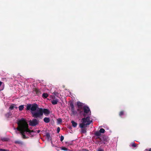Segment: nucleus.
<instances>
[{"label":"nucleus","mask_w":151,"mask_h":151,"mask_svg":"<svg viewBox=\"0 0 151 151\" xmlns=\"http://www.w3.org/2000/svg\"><path fill=\"white\" fill-rule=\"evenodd\" d=\"M18 127L17 128H14L17 134L20 133L22 137L24 139L28 138L29 136H32L33 131L30 130L28 128V125L26 120L24 119L19 120L17 122Z\"/></svg>","instance_id":"f257e3e1"},{"label":"nucleus","mask_w":151,"mask_h":151,"mask_svg":"<svg viewBox=\"0 0 151 151\" xmlns=\"http://www.w3.org/2000/svg\"><path fill=\"white\" fill-rule=\"evenodd\" d=\"M92 122L89 117H87L86 118H83L82 119L81 123L80 124V127L82 128L81 132L85 133L86 132V129L85 128L87 125H89Z\"/></svg>","instance_id":"f03ea898"},{"label":"nucleus","mask_w":151,"mask_h":151,"mask_svg":"<svg viewBox=\"0 0 151 151\" xmlns=\"http://www.w3.org/2000/svg\"><path fill=\"white\" fill-rule=\"evenodd\" d=\"M42 108H38L36 111H35L34 112H32V116L37 118L42 116Z\"/></svg>","instance_id":"7ed1b4c3"},{"label":"nucleus","mask_w":151,"mask_h":151,"mask_svg":"<svg viewBox=\"0 0 151 151\" xmlns=\"http://www.w3.org/2000/svg\"><path fill=\"white\" fill-rule=\"evenodd\" d=\"M37 108H38V106L36 104H28L27 106V110H29L30 109L32 114V112H34V111H36Z\"/></svg>","instance_id":"20e7f679"},{"label":"nucleus","mask_w":151,"mask_h":151,"mask_svg":"<svg viewBox=\"0 0 151 151\" xmlns=\"http://www.w3.org/2000/svg\"><path fill=\"white\" fill-rule=\"evenodd\" d=\"M83 110L84 114L83 115L84 116H86L90 115L91 114V111L89 107L86 106H85L83 107Z\"/></svg>","instance_id":"39448f33"},{"label":"nucleus","mask_w":151,"mask_h":151,"mask_svg":"<svg viewBox=\"0 0 151 151\" xmlns=\"http://www.w3.org/2000/svg\"><path fill=\"white\" fill-rule=\"evenodd\" d=\"M39 121L36 119H33L29 121V124L32 126H35L38 124Z\"/></svg>","instance_id":"423d86ee"},{"label":"nucleus","mask_w":151,"mask_h":151,"mask_svg":"<svg viewBox=\"0 0 151 151\" xmlns=\"http://www.w3.org/2000/svg\"><path fill=\"white\" fill-rule=\"evenodd\" d=\"M42 115L43 114L45 115L46 116H47L48 114H49L50 113V111L48 110L45 109H42Z\"/></svg>","instance_id":"0eeeda50"},{"label":"nucleus","mask_w":151,"mask_h":151,"mask_svg":"<svg viewBox=\"0 0 151 151\" xmlns=\"http://www.w3.org/2000/svg\"><path fill=\"white\" fill-rule=\"evenodd\" d=\"M17 107L16 106V105L14 104H12L9 107V109L10 110H12V109H17Z\"/></svg>","instance_id":"6e6552de"},{"label":"nucleus","mask_w":151,"mask_h":151,"mask_svg":"<svg viewBox=\"0 0 151 151\" xmlns=\"http://www.w3.org/2000/svg\"><path fill=\"white\" fill-rule=\"evenodd\" d=\"M77 105L78 108H81L83 106L84 104L79 101H78L77 102Z\"/></svg>","instance_id":"1a4fd4ad"},{"label":"nucleus","mask_w":151,"mask_h":151,"mask_svg":"<svg viewBox=\"0 0 151 151\" xmlns=\"http://www.w3.org/2000/svg\"><path fill=\"white\" fill-rule=\"evenodd\" d=\"M58 99H55L53 100L52 101H51V103L53 105H55L57 104L58 103Z\"/></svg>","instance_id":"9d476101"},{"label":"nucleus","mask_w":151,"mask_h":151,"mask_svg":"<svg viewBox=\"0 0 151 151\" xmlns=\"http://www.w3.org/2000/svg\"><path fill=\"white\" fill-rule=\"evenodd\" d=\"M43 120L45 122L48 123L50 122V119L49 118L45 117L44 119Z\"/></svg>","instance_id":"9b49d317"},{"label":"nucleus","mask_w":151,"mask_h":151,"mask_svg":"<svg viewBox=\"0 0 151 151\" xmlns=\"http://www.w3.org/2000/svg\"><path fill=\"white\" fill-rule=\"evenodd\" d=\"M71 122L72 124V126L73 127H76L77 124V123L76 122L73 121H72Z\"/></svg>","instance_id":"f8f14e48"},{"label":"nucleus","mask_w":151,"mask_h":151,"mask_svg":"<svg viewBox=\"0 0 151 151\" xmlns=\"http://www.w3.org/2000/svg\"><path fill=\"white\" fill-rule=\"evenodd\" d=\"M95 135L97 136H100L101 135V133L99 131H96L95 133Z\"/></svg>","instance_id":"ddd939ff"},{"label":"nucleus","mask_w":151,"mask_h":151,"mask_svg":"<svg viewBox=\"0 0 151 151\" xmlns=\"http://www.w3.org/2000/svg\"><path fill=\"white\" fill-rule=\"evenodd\" d=\"M48 96V95L47 93H44L42 94V97L44 98H47Z\"/></svg>","instance_id":"4468645a"},{"label":"nucleus","mask_w":151,"mask_h":151,"mask_svg":"<svg viewBox=\"0 0 151 151\" xmlns=\"http://www.w3.org/2000/svg\"><path fill=\"white\" fill-rule=\"evenodd\" d=\"M24 108V105H22L20 106L19 107V110L20 111H22L23 109Z\"/></svg>","instance_id":"2eb2a0df"},{"label":"nucleus","mask_w":151,"mask_h":151,"mask_svg":"<svg viewBox=\"0 0 151 151\" xmlns=\"http://www.w3.org/2000/svg\"><path fill=\"white\" fill-rule=\"evenodd\" d=\"M12 114L10 113H9L6 114V116L7 117H9L11 116Z\"/></svg>","instance_id":"dca6fc26"},{"label":"nucleus","mask_w":151,"mask_h":151,"mask_svg":"<svg viewBox=\"0 0 151 151\" xmlns=\"http://www.w3.org/2000/svg\"><path fill=\"white\" fill-rule=\"evenodd\" d=\"M99 132L101 133H104L105 132V130L103 128H101L100 129Z\"/></svg>","instance_id":"f3484780"},{"label":"nucleus","mask_w":151,"mask_h":151,"mask_svg":"<svg viewBox=\"0 0 151 151\" xmlns=\"http://www.w3.org/2000/svg\"><path fill=\"white\" fill-rule=\"evenodd\" d=\"M61 150L65 151H67L68 150L67 148L65 147H63L61 148Z\"/></svg>","instance_id":"a211bd4d"},{"label":"nucleus","mask_w":151,"mask_h":151,"mask_svg":"<svg viewBox=\"0 0 151 151\" xmlns=\"http://www.w3.org/2000/svg\"><path fill=\"white\" fill-rule=\"evenodd\" d=\"M70 106L72 110H74V107L73 104H70Z\"/></svg>","instance_id":"6ab92c4d"},{"label":"nucleus","mask_w":151,"mask_h":151,"mask_svg":"<svg viewBox=\"0 0 151 151\" xmlns=\"http://www.w3.org/2000/svg\"><path fill=\"white\" fill-rule=\"evenodd\" d=\"M57 121L59 124L62 122V120L61 119H57Z\"/></svg>","instance_id":"aec40b11"},{"label":"nucleus","mask_w":151,"mask_h":151,"mask_svg":"<svg viewBox=\"0 0 151 151\" xmlns=\"http://www.w3.org/2000/svg\"><path fill=\"white\" fill-rule=\"evenodd\" d=\"M132 146L133 147H137V145L134 143H133L132 144Z\"/></svg>","instance_id":"412c9836"},{"label":"nucleus","mask_w":151,"mask_h":151,"mask_svg":"<svg viewBox=\"0 0 151 151\" xmlns=\"http://www.w3.org/2000/svg\"><path fill=\"white\" fill-rule=\"evenodd\" d=\"M15 143H16L20 144H21L22 143V142L21 141H15Z\"/></svg>","instance_id":"4be33fe9"},{"label":"nucleus","mask_w":151,"mask_h":151,"mask_svg":"<svg viewBox=\"0 0 151 151\" xmlns=\"http://www.w3.org/2000/svg\"><path fill=\"white\" fill-rule=\"evenodd\" d=\"M1 140L2 141H7V139L6 138H2L1 139Z\"/></svg>","instance_id":"5701e85b"},{"label":"nucleus","mask_w":151,"mask_h":151,"mask_svg":"<svg viewBox=\"0 0 151 151\" xmlns=\"http://www.w3.org/2000/svg\"><path fill=\"white\" fill-rule=\"evenodd\" d=\"M64 137L63 136H61L60 137V141H63V140L64 139Z\"/></svg>","instance_id":"b1692460"},{"label":"nucleus","mask_w":151,"mask_h":151,"mask_svg":"<svg viewBox=\"0 0 151 151\" xmlns=\"http://www.w3.org/2000/svg\"><path fill=\"white\" fill-rule=\"evenodd\" d=\"M72 112V113L73 114H75L76 113V111H75L74 110H71Z\"/></svg>","instance_id":"393cba45"},{"label":"nucleus","mask_w":151,"mask_h":151,"mask_svg":"<svg viewBox=\"0 0 151 151\" xmlns=\"http://www.w3.org/2000/svg\"><path fill=\"white\" fill-rule=\"evenodd\" d=\"M0 151H9V150L6 149H0Z\"/></svg>","instance_id":"a878e982"},{"label":"nucleus","mask_w":151,"mask_h":151,"mask_svg":"<svg viewBox=\"0 0 151 151\" xmlns=\"http://www.w3.org/2000/svg\"><path fill=\"white\" fill-rule=\"evenodd\" d=\"M123 114H124L123 112L122 111L120 112V114H119V115H120V116H121L123 115Z\"/></svg>","instance_id":"bb28decb"},{"label":"nucleus","mask_w":151,"mask_h":151,"mask_svg":"<svg viewBox=\"0 0 151 151\" xmlns=\"http://www.w3.org/2000/svg\"><path fill=\"white\" fill-rule=\"evenodd\" d=\"M46 136L49 139L50 137V135L48 133H47L46 134Z\"/></svg>","instance_id":"cd10ccee"},{"label":"nucleus","mask_w":151,"mask_h":151,"mask_svg":"<svg viewBox=\"0 0 151 151\" xmlns=\"http://www.w3.org/2000/svg\"><path fill=\"white\" fill-rule=\"evenodd\" d=\"M60 129L59 127H58L57 129V131L58 133H59L60 131Z\"/></svg>","instance_id":"c85d7f7f"},{"label":"nucleus","mask_w":151,"mask_h":151,"mask_svg":"<svg viewBox=\"0 0 151 151\" xmlns=\"http://www.w3.org/2000/svg\"><path fill=\"white\" fill-rule=\"evenodd\" d=\"M98 151H104V150L101 148H99L98 150Z\"/></svg>","instance_id":"c756f323"},{"label":"nucleus","mask_w":151,"mask_h":151,"mask_svg":"<svg viewBox=\"0 0 151 151\" xmlns=\"http://www.w3.org/2000/svg\"><path fill=\"white\" fill-rule=\"evenodd\" d=\"M107 139H106V140H105V141H104V143L105 144L106 143V142H107Z\"/></svg>","instance_id":"7c9ffc66"},{"label":"nucleus","mask_w":151,"mask_h":151,"mask_svg":"<svg viewBox=\"0 0 151 151\" xmlns=\"http://www.w3.org/2000/svg\"><path fill=\"white\" fill-rule=\"evenodd\" d=\"M146 151H151V148L149 150H148L147 149H146Z\"/></svg>","instance_id":"2f4dec72"},{"label":"nucleus","mask_w":151,"mask_h":151,"mask_svg":"<svg viewBox=\"0 0 151 151\" xmlns=\"http://www.w3.org/2000/svg\"><path fill=\"white\" fill-rule=\"evenodd\" d=\"M2 83V82H1V81H0V86H1Z\"/></svg>","instance_id":"473e14b6"},{"label":"nucleus","mask_w":151,"mask_h":151,"mask_svg":"<svg viewBox=\"0 0 151 151\" xmlns=\"http://www.w3.org/2000/svg\"><path fill=\"white\" fill-rule=\"evenodd\" d=\"M40 132V130H38L37 131V132L38 133H39Z\"/></svg>","instance_id":"72a5a7b5"},{"label":"nucleus","mask_w":151,"mask_h":151,"mask_svg":"<svg viewBox=\"0 0 151 151\" xmlns=\"http://www.w3.org/2000/svg\"><path fill=\"white\" fill-rule=\"evenodd\" d=\"M69 151H70V150H69Z\"/></svg>","instance_id":"f704fd0d"}]
</instances>
